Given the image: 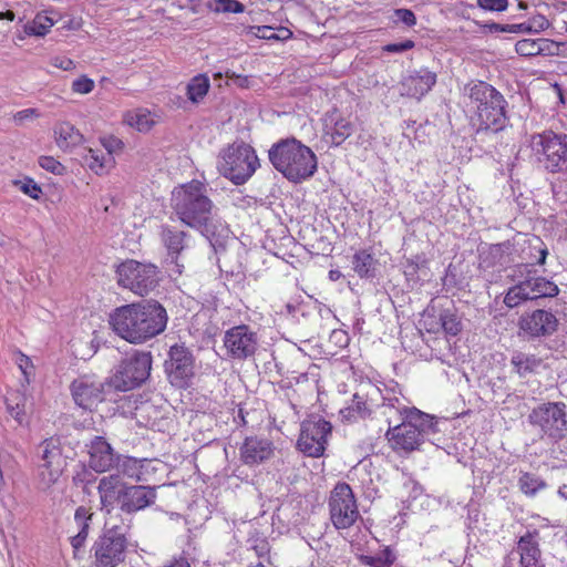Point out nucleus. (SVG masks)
I'll list each match as a JSON object with an SVG mask.
<instances>
[{"mask_svg": "<svg viewBox=\"0 0 567 567\" xmlns=\"http://www.w3.org/2000/svg\"><path fill=\"white\" fill-rule=\"evenodd\" d=\"M517 485L519 491L528 497H534L547 487V483L542 477L530 472H522Z\"/></svg>", "mask_w": 567, "mask_h": 567, "instance_id": "4c0bfd02", "label": "nucleus"}, {"mask_svg": "<svg viewBox=\"0 0 567 567\" xmlns=\"http://www.w3.org/2000/svg\"><path fill=\"white\" fill-rule=\"evenodd\" d=\"M351 265L360 279L372 281L379 275L380 262L371 247L357 250L352 256Z\"/></svg>", "mask_w": 567, "mask_h": 567, "instance_id": "cd10ccee", "label": "nucleus"}, {"mask_svg": "<svg viewBox=\"0 0 567 567\" xmlns=\"http://www.w3.org/2000/svg\"><path fill=\"white\" fill-rule=\"evenodd\" d=\"M55 141L60 148L66 150L82 143L83 135L70 122H61L54 128Z\"/></svg>", "mask_w": 567, "mask_h": 567, "instance_id": "72a5a7b5", "label": "nucleus"}, {"mask_svg": "<svg viewBox=\"0 0 567 567\" xmlns=\"http://www.w3.org/2000/svg\"><path fill=\"white\" fill-rule=\"evenodd\" d=\"M95 473L96 472H94L93 468L90 467V464L86 465L83 462H79L73 467L72 485L73 486L93 485L97 480V476Z\"/></svg>", "mask_w": 567, "mask_h": 567, "instance_id": "79ce46f5", "label": "nucleus"}, {"mask_svg": "<svg viewBox=\"0 0 567 567\" xmlns=\"http://www.w3.org/2000/svg\"><path fill=\"white\" fill-rule=\"evenodd\" d=\"M248 543H250V548L254 549L259 558L266 557L270 551L269 542L265 537L250 538Z\"/></svg>", "mask_w": 567, "mask_h": 567, "instance_id": "864d4df0", "label": "nucleus"}, {"mask_svg": "<svg viewBox=\"0 0 567 567\" xmlns=\"http://www.w3.org/2000/svg\"><path fill=\"white\" fill-rule=\"evenodd\" d=\"M537 47V39H523L516 42L515 51L520 56H536L538 55Z\"/></svg>", "mask_w": 567, "mask_h": 567, "instance_id": "09e8293b", "label": "nucleus"}, {"mask_svg": "<svg viewBox=\"0 0 567 567\" xmlns=\"http://www.w3.org/2000/svg\"><path fill=\"white\" fill-rule=\"evenodd\" d=\"M42 463L40 476L47 486L54 485L63 474L68 465V456L63 454V447L59 437H49L39 445Z\"/></svg>", "mask_w": 567, "mask_h": 567, "instance_id": "f3484780", "label": "nucleus"}, {"mask_svg": "<svg viewBox=\"0 0 567 567\" xmlns=\"http://www.w3.org/2000/svg\"><path fill=\"white\" fill-rule=\"evenodd\" d=\"M94 81L86 75H82L72 83V91L80 94H89L94 89Z\"/></svg>", "mask_w": 567, "mask_h": 567, "instance_id": "5fc2aeb1", "label": "nucleus"}, {"mask_svg": "<svg viewBox=\"0 0 567 567\" xmlns=\"http://www.w3.org/2000/svg\"><path fill=\"white\" fill-rule=\"evenodd\" d=\"M171 207L178 220L198 230L216 254L226 250L230 237L229 226L215 214L213 200L206 195L203 183L193 181L175 188Z\"/></svg>", "mask_w": 567, "mask_h": 567, "instance_id": "f257e3e1", "label": "nucleus"}, {"mask_svg": "<svg viewBox=\"0 0 567 567\" xmlns=\"http://www.w3.org/2000/svg\"><path fill=\"white\" fill-rule=\"evenodd\" d=\"M354 132V125L346 120L339 118L334 122L330 132H327L326 135L330 136V143L332 146H340L348 137H350Z\"/></svg>", "mask_w": 567, "mask_h": 567, "instance_id": "ea45409f", "label": "nucleus"}, {"mask_svg": "<svg viewBox=\"0 0 567 567\" xmlns=\"http://www.w3.org/2000/svg\"><path fill=\"white\" fill-rule=\"evenodd\" d=\"M157 498V486L128 484L122 512L134 514L152 506Z\"/></svg>", "mask_w": 567, "mask_h": 567, "instance_id": "b1692460", "label": "nucleus"}, {"mask_svg": "<svg viewBox=\"0 0 567 567\" xmlns=\"http://www.w3.org/2000/svg\"><path fill=\"white\" fill-rule=\"evenodd\" d=\"M442 281L443 286L449 288L457 285L455 267H453V265H449Z\"/></svg>", "mask_w": 567, "mask_h": 567, "instance_id": "69168bd1", "label": "nucleus"}, {"mask_svg": "<svg viewBox=\"0 0 567 567\" xmlns=\"http://www.w3.org/2000/svg\"><path fill=\"white\" fill-rule=\"evenodd\" d=\"M525 274L522 276L526 284L532 301H535L537 306H542V301L546 298H554L558 296V286L543 276H536V271L528 269V266H524Z\"/></svg>", "mask_w": 567, "mask_h": 567, "instance_id": "a878e982", "label": "nucleus"}, {"mask_svg": "<svg viewBox=\"0 0 567 567\" xmlns=\"http://www.w3.org/2000/svg\"><path fill=\"white\" fill-rule=\"evenodd\" d=\"M53 24L54 22L51 18L38 13L31 22L24 25V32L28 35L44 37Z\"/></svg>", "mask_w": 567, "mask_h": 567, "instance_id": "c03bdc74", "label": "nucleus"}, {"mask_svg": "<svg viewBox=\"0 0 567 567\" xmlns=\"http://www.w3.org/2000/svg\"><path fill=\"white\" fill-rule=\"evenodd\" d=\"M153 364V355L150 351L134 350L126 354L115 368V372L109 378L110 383L117 394L141 386L150 375Z\"/></svg>", "mask_w": 567, "mask_h": 567, "instance_id": "6e6552de", "label": "nucleus"}, {"mask_svg": "<svg viewBox=\"0 0 567 567\" xmlns=\"http://www.w3.org/2000/svg\"><path fill=\"white\" fill-rule=\"evenodd\" d=\"M106 158L111 161V152L106 155L101 151L89 150V154L84 157L86 165L96 174H103L106 168Z\"/></svg>", "mask_w": 567, "mask_h": 567, "instance_id": "49530a36", "label": "nucleus"}, {"mask_svg": "<svg viewBox=\"0 0 567 567\" xmlns=\"http://www.w3.org/2000/svg\"><path fill=\"white\" fill-rule=\"evenodd\" d=\"M518 336L527 340L548 338L558 331L559 320L551 308L545 306L525 311L517 322Z\"/></svg>", "mask_w": 567, "mask_h": 567, "instance_id": "dca6fc26", "label": "nucleus"}, {"mask_svg": "<svg viewBox=\"0 0 567 567\" xmlns=\"http://www.w3.org/2000/svg\"><path fill=\"white\" fill-rule=\"evenodd\" d=\"M528 249H529L528 258L532 261L528 264L518 265V271H519L520 276H523L525 274L524 266H528V269H530V267H533L535 265L543 266V265H545L546 258L548 256V249H547L546 245L537 236L528 241Z\"/></svg>", "mask_w": 567, "mask_h": 567, "instance_id": "c9c22d12", "label": "nucleus"}, {"mask_svg": "<svg viewBox=\"0 0 567 567\" xmlns=\"http://www.w3.org/2000/svg\"><path fill=\"white\" fill-rule=\"evenodd\" d=\"M566 409L567 405L564 402L542 403L528 414V422L538 427L543 436L558 442L567 435Z\"/></svg>", "mask_w": 567, "mask_h": 567, "instance_id": "9b49d317", "label": "nucleus"}, {"mask_svg": "<svg viewBox=\"0 0 567 567\" xmlns=\"http://www.w3.org/2000/svg\"><path fill=\"white\" fill-rule=\"evenodd\" d=\"M507 29L511 33H530L528 21L516 24H507Z\"/></svg>", "mask_w": 567, "mask_h": 567, "instance_id": "774afa93", "label": "nucleus"}, {"mask_svg": "<svg viewBox=\"0 0 567 567\" xmlns=\"http://www.w3.org/2000/svg\"><path fill=\"white\" fill-rule=\"evenodd\" d=\"M436 72L430 71L427 68L409 71L401 81L403 95L421 100L436 84Z\"/></svg>", "mask_w": 567, "mask_h": 567, "instance_id": "4be33fe9", "label": "nucleus"}, {"mask_svg": "<svg viewBox=\"0 0 567 567\" xmlns=\"http://www.w3.org/2000/svg\"><path fill=\"white\" fill-rule=\"evenodd\" d=\"M158 236L167 251V256L177 262L181 254L188 248L189 233L181 230L174 225L162 224L158 227Z\"/></svg>", "mask_w": 567, "mask_h": 567, "instance_id": "393cba45", "label": "nucleus"}, {"mask_svg": "<svg viewBox=\"0 0 567 567\" xmlns=\"http://www.w3.org/2000/svg\"><path fill=\"white\" fill-rule=\"evenodd\" d=\"M159 268L152 262L126 259L115 268L116 284L123 289L145 297L154 291L161 281Z\"/></svg>", "mask_w": 567, "mask_h": 567, "instance_id": "1a4fd4ad", "label": "nucleus"}, {"mask_svg": "<svg viewBox=\"0 0 567 567\" xmlns=\"http://www.w3.org/2000/svg\"><path fill=\"white\" fill-rule=\"evenodd\" d=\"M393 22H401L404 25L412 28L416 24V17L411 9L400 8L393 11Z\"/></svg>", "mask_w": 567, "mask_h": 567, "instance_id": "603ef678", "label": "nucleus"}, {"mask_svg": "<svg viewBox=\"0 0 567 567\" xmlns=\"http://www.w3.org/2000/svg\"><path fill=\"white\" fill-rule=\"evenodd\" d=\"M414 47L415 42L413 40L406 39L398 43H388L382 47V51L386 53H402L413 49Z\"/></svg>", "mask_w": 567, "mask_h": 567, "instance_id": "13d9d810", "label": "nucleus"}, {"mask_svg": "<svg viewBox=\"0 0 567 567\" xmlns=\"http://www.w3.org/2000/svg\"><path fill=\"white\" fill-rule=\"evenodd\" d=\"M542 364L543 360L533 353L515 350L511 355L512 371L520 379L537 373Z\"/></svg>", "mask_w": 567, "mask_h": 567, "instance_id": "c756f323", "label": "nucleus"}, {"mask_svg": "<svg viewBox=\"0 0 567 567\" xmlns=\"http://www.w3.org/2000/svg\"><path fill=\"white\" fill-rule=\"evenodd\" d=\"M514 244L511 240H505L498 244H489L482 247L480 251V266L488 269L499 266L505 268L512 261V252Z\"/></svg>", "mask_w": 567, "mask_h": 567, "instance_id": "bb28decb", "label": "nucleus"}, {"mask_svg": "<svg viewBox=\"0 0 567 567\" xmlns=\"http://www.w3.org/2000/svg\"><path fill=\"white\" fill-rule=\"evenodd\" d=\"M395 560L393 551L385 547L375 555H362L361 561L370 567H391Z\"/></svg>", "mask_w": 567, "mask_h": 567, "instance_id": "a18cd8bd", "label": "nucleus"}, {"mask_svg": "<svg viewBox=\"0 0 567 567\" xmlns=\"http://www.w3.org/2000/svg\"><path fill=\"white\" fill-rule=\"evenodd\" d=\"M379 402L380 405L375 406V409H383L384 411L382 413L384 415H388L386 410H389L390 413L393 412L396 415V420L400 421H402L412 410V408L403 405L400 399L396 396H384L381 393V396H379Z\"/></svg>", "mask_w": 567, "mask_h": 567, "instance_id": "a19ab883", "label": "nucleus"}, {"mask_svg": "<svg viewBox=\"0 0 567 567\" xmlns=\"http://www.w3.org/2000/svg\"><path fill=\"white\" fill-rule=\"evenodd\" d=\"M508 4V0H477V6L485 11L503 12Z\"/></svg>", "mask_w": 567, "mask_h": 567, "instance_id": "6e6d98bb", "label": "nucleus"}, {"mask_svg": "<svg viewBox=\"0 0 567 567\" xmlns=\"http://www.w3.org/2000/svg\"><path fill=\"white\" fill-rule=\"evenodd\" d=\"M464 94L470 99L474 110L476 133L491 131L497 133L505 128L508 122L507 101L492 84L485 81H471L464 86Z\"/></svg>", "mask_w": 567, "mask_h": 567, "instance_id": "7ed1b4c3", "label": "nucleus"}, {"mask_svg": "<svg viewBox=\"0 0 567 567\" xmlns=\"http://www.w3.org/2000/svg\"><path fill=\"white\" fill-rule=\"evenodd\" d=\"M239 35L251 37L265 40H279L291 37V31L285 28L280 29L281 34L275 32V29L269 25H236Z\"/></svg>", "mask_w": 567, "mask_h": 567, "instance_id": "473e14b6", "label": "nucleus"}, {"mask_svg": "<svg viewBox=\"0 0 567 567\" xmlns=\"http://www.w3.org/2000/svg\"><path fill=\"white\" fill-rule=\"evenodd\" d=\"M39 112L37 109H24L22 111H19L14 114L13 120L16 124L21 125L27 120H31L34 117H39Z\"/></svg>", "mask_w": 567, "mask_h": 567, "instance_id": "e2e57ef3", "label": "nucleus"}, {"mask_svg": "<svg viewBox=\"0 0 567 567\" xmlns=\"http://www.w3.org/2000/svg\"><path fill=\"white\" fill-rule=\"evenodd\" d=\"M527 300L532 301V296L529 295V290L523 279L518 281V284L508 288L503 302L507 308L513 309Z\"/></svg>", "mask_w": 567, "mask_h": 567, "instance_id": "58836bf2", "label": "nucleus"}, {"mask_svg": "<svg viewBox=\"0 0 567 567\" xmlns=\"http://www.w3.org/2000/svg\"><path fill=\"white\" fill-rule=\"evenodd\" d=\"M532 148L548 173L567 172V134L551 130L535 134Z\"/></svg>", "mask_w": 567, "mask_h": 567, "instance_id": "9d476101", "label": "nucleus"}, {"mask_svg": "<svg viewBox=\"0 0 567 567\" xmlns=\"http://www.w3.org/2000/svg\"><path fill=\"white\" fill-rule=\"evenodd\" d=\"M207 8L216 13H243L245 6L238 0H215L207 3Z\"/></svg>", "mask_w": 567, "mask_h": 567, "instance_id": "de8ad7c7", "label": "nucleus"}, {"mask_svg": "<svg viewBox=\"0 0 567 567\" xmlns=\"http://www.w3.org/2000/svg\"><path fill=\"white\" fill-rule=\"evenodd\" d=\"M328 505L330 519L337 529L351 527L359 517L354 493L346 482H338L336 484L330 492Z\"/></svg>", "mask_w": 567, "mask_h": 567, "instance_id": "4468645a", "label": "nucleus"}, {"mask_svg": "<svg viewBox=\"0 0 567 567\" xmlns=\"http://www.w3.org/2000/svg\"><path fill=\"white\" fill-rule=\"evenodd\" d=\"M74 519L78 523V525L83 524V523H90L92 519V513H90L86 507L79 506L75 509Z\"/></svg>", "mask_w": 567, "mask_h": 567, "instance_id": "0e129e2a", "label": "nucleus"}, {"mask_svg": "<svg viewBox=\"0 0 567 567\" xmlns=\"http://www.w3.org/2000/svg\"><path fill=\"white\" fill-rule=\"evenodd\" d=\"M25 402V395L18 391L10 393L6 398L7 411L18 422L19 425H24L28 423Z\"/></svg>", "mask_w": 567, "mask_h": 567, "instance_id": "e433bc0d", "label": "nucleus"}, {"mask_svg": "<svg viewBox=\"0 0 567 567\" xmlns=\"http://www.w3.org/2000/svg\"><path fill=\"white\" fill-rule=\"evenodd\" d=\"M259 166L255 148L243 140L234 141L219 153L218 171L236 186L247 183Z\"/></svg>", "mask_w": 567, "mask_h": 567, "instance_id": "0eeeda50", "label": "nucleus"}, {"mask_svg": "<svg viewBox=\"0 0 567 567\" xmlns=\"http://www.w3.org/2000/svg\"><path fill=\"white\" fill-rule=\"evenodd\" d=\"M128 483L118 474L103 476L99 481L97 493L100 495L101 508L111 513L116 506L122 511L127 494Z\"/></svg>", "mask_w": 567, "mask_h": 567, "instance_id": "aec40b11", "label": "nucleus"}, {"mask_svg": "<svg viewBox=\"0 0 567 567\" xmlns=\"http://www.w3.org/2000/svg\"><path fill=\"white\" fill-rule=\"evenodd\" d=\"M17 364L24 374V377L28 378V375L31 373L30 370L33 369L31 359L28 355L23 354L21 351H18Z\"/></svg>", "mask_w": 567, "mask_h": 567, "instance_id": "680f3d73", "label": "nucleus"}, {"mask_svg": "<svg viewBox=\"0 0 567 567\" xmlns=\"http://www.w3.org/2000/svg\"><path fill=\"white\" fill-rule=\"evenodd\" d=\"M131 524L113 519L105 522L102 533L91 547L94 558L90 567H117L124 563L130 545Z\"/></svg>", "mask_w": 567, "mask_h": 567, "instance_id": "423d86ee", "label": "nucleus"}, {"mask_svg": "<svg viewBox=\"0 0 567 567\" xmlns=\"http://www.w3.org/2000/svg\"><path fill=\"white\" fill-rule=\"evenodd\" d=\"M381 390L371 381L362 382L353 394L351 404L340 411L346 420L365 419L380 405Z\"/></svg>", "mask_w": 567, "mask_h": 567, "instance_id": "6ab92c4d", "label": "nucleus"}, {"mask_svg": "<svg viewBox=\"0 0 567 567\" xmlns=\"http://www.w3.org/2000/svg\"><path fill=\"white\" fill-rule=\"evenodd\" d=\"M550 25L548 19L543 14H536L528 20L530 33H539Z\"/></svg>", "mask_w": 567, "mask_h": 567, "instance_id": "bf43d9fd", "label": "nucleus"}, {"mask_svg": "<svg viewBox=\"0 0 567 567\" xmlns=\"http://www.w3.org/2000/svg\"><path fill=\"white\" fill-rule=\"evenodd\" d=\"M38 162L43 169L54 175H64L66 172V167L52 156H40Z\"/></svg>", "mask_w": 567, "mask_h": 567, "instance_id": "8fccbe9b", "label": "nucleus"}, {"mask_svg": "<svg viewBox=\"0 0 567 567\" xmlns=\"http://www.w3.org/2000/svg\"><path fill=\"white\" fill-rule=\"evenodd\" d=\"M439 320L443 331L449 336L455 337L463 330L462 319L454 306L441 309Z\"/></svg>", "mask_w": 567, "mask_h": 567, "instance_id": "f704fd0d", "label": "nucleus"}, {"mask_svg": "<svg viewBox=\"0 0 567 567\" xmlns=\"http://www.w3.org/2000/svg\"><path fill=\"white\" fill-rule=\"evenodd\" d=\"M85 447L90 456V467L96 473L113 470L120 460V454L114 451L104 436L95 435L90 443L85 444Z\"/></svg>", "mask_w": 567, "mask_h": 567, "instance_id": "412c9836", "label": "nucleus"}, {"mask_svg": "<svg viewBox=\"0 0 567 567\" xmlns=\"http://www.w3.org/2000/svg\"><path fill=\"white\" fill-rule=\"evenodd\" d=\"M224 346L227 354L235 360H246L252 357L258 348V337L246 324L228 329L224 336Z\"/></svg>", "mask_w": 567, "mask_h": 567, "instance_id": "a211bd4d", "label": "nucleus"}, {"mask_svg": "<svg viewBox=\"0 0 567 567\" xmlns=\"http://www.w3.org/2000/svg\"><path fill=\"white\" fill-rule=\"evenodd\" d=\"M209 90V80L205 75H196L187 84V97L193 103H198Z\"/></svg>", "mask_w": 567, "mask_h": 567, "instance_id": "37998d69", "label": "nucleus"}, {"mask_svg": "<svg viewBox=\"0 0 567 567\" xmlns=\"http://www.w3.org/2000/svg\"><path fill=\"white\" fill-rule=\"evenodd\" d=\"M130 124L135 126L140 132H147L152 127L153 121H151L146 114H135Z\"/></svg>", "mask_w": 567, "mask_h": 567, "instance_id": "052dcab7", "label": "nucleus"}, {"mask_svg": "<svg viewBox=\"0 0 567 567\" xmlns=\"http://www.w3.org/2000/svg\"><path fill=\"white\" fill-rule=\"evenodd\" d=\"M16 185H20V190L33 199H39L42 189L32 178L25 177L23 181H16Z\"/></svg>", "mask_w": 567, "mask_h": 567, "instance_id": "3c124183", "label": "nucleus"}, {"mask_svg": "<svg viewBox=\"0 0 567 567\" xmlns=\"http://www.w3.org/2000/svg\"><path fill=\"white\" fill-rule=\"evenodd\" d=\"M392 415L389 414V429L384 436L391 449L399 454L420 450L425 441H432L431 436L440 432L435 416L415 406H412L410 413L399 424L392 426Z\"/></svg>", "mask_w": 567, "mask_h": 567, "instance_id": "39448f33", "label": "nucleus"}, {"mask_svg": "<svg viewBox=\"0 0 567 567\" xmlns=\"http://www.w3.org/2000/svg\"><path fill=\"white\" fill-rule=\"evenodd\" d=\"M151 463L152 462L147 460H137L132 456H124L120 454V460L114 468L122 472L124 475L134 478L136 482H146L145 471H147Z\"/></svg>", "mask_w": 567, "mask_h": 567, "instance_id": "2f4dec72", "label": "nucleus"}, {"mask_svg": "<svg viewBox=\"0 0 567 567\" xmlns=\"http://www.w3.org/2000/svg\"><path fill=\"white\" fill-rule=\"evenodd\" d=\"M332 424L319 415H311L300 425L297 449L309 457H320L326 451Z\"/></svg>", "mask_w": 567, "mask_h": 567, "instance_id": "ddd939ff", "label": "nucleus"}, {"mask_svg": "<svg viewBox=\"0 0 567 567\" xmlns=\"http://www.w3.org/2000/svg\"><path fill=\"white\" fill-rule=\"evenodd\" d=\"M534 534L526 533L518 540L517 550L522 567H545L540 561V549Z\"/></svg>", "mask_w": 567, "mask_h": 567, "instance_id": "c85d7f7f", "label": "nucleus"}, {"mask_svg": "<svg viewBox=\"0 0 567 567\" xmlns=\"http://www.w3.org/2000/svg\"><path fill=\"white\" fill-rule=\"evenodd\" d=\"M168 323L166 308L156 299H142L114 308L109 315L112 331L132 344H143L162 334Z\"/></svg>", "mask_w": 567, "mask_h": 567, "instance_id": "f03ea898", "label": "nucleus"}, {"mask_svg": "<svg viewBox=\"0 0 567 567\" xmlns=\"http://www.w3.org/2000/svg\"><path fill=\"white\" fill-rule=\"evenodd\" d=\"M70 390L75 404L85 410H91L100 402H115L117 398L109 379L97 382L87 375H82L73 380Z\"/></svg>", "mask_w": 567, "mask_h": 567, "instance_id": "2eb2a0df", "label": "nucleus"}, {"mask_svg": "<svg viewBox=\"0 0 567 567\" xmlns=\"http://www.w3.org/2000/svg\"><path fill=\"white\" fill-rule=\"evenodd\" d=\"M482 28L485 33L508 32L507 24H501L496 22L485 23Z\"/></svg>", "mask_w": 567, "mask_h": 567, "instance_id": "338daca9", "label": "nucleus"}, {"mask_svg": "<svg viewBox=\"0 0 567 567\" xmlns=\"http://www.w3.org/2000/svg\"><path fill=\"white\" fill-rule=\"evenodd\" d=\"M537 41H538V47H537L538 55H555V54H557L558 48H559L557 42L549 40V39H544V38H539V39H537Z\"/></svg>", "mask_w": 567, "mask_h": 567, "instance_id": "4d7b16f0", "label": "nucleus"}, {"mask_svg": "<svg viewBox=\"0 0 567 567\" xmlns=\"http://www.w3.org/2000/svg\"><path fill=\"white\" fill-rule=\"evenodd\" d=\"M164 372L172 386L188 389L195 377V357L192 350L184 343L171 346L164 361Z\"/></svg>", "mask_w": 567, "mask_h": 567, "instance_id": "f8f14e48", "label": "nucleus"}, {"mask_svg": "<svg viewBox=\"0 0 567 567\" xmlns=\"http://www.w3.org/2000/svg\"><path fill=\"white\" fill-rule=\"evenodd\" d=\"M268 158L276 171L295 184L309 179L318 168L313 151L293 136L274 143Z\"/></svg>", "mask_w": 567, "mask_h": 567, "instance_id": "20e7f679", "label": "nucleus"}, {"mask_svg": "<svg viewBox=\"0 0 567 567\" xmlns=\"http://www.w3.org/2000/svg\"><path fill=\"white\" fill-rule=\"evenodd\" d=\"M403 269L408 282L420 284L429 277V260L424 254H416L406 258Z\"/></svg>", "mask_w": 567, "mask_h": 567, "instance_id": "7c9ffc66", "label": "nucleus"}, {"mask_svg": "<svg viewBox=\"0 0 567 567\" xmlns=\"http://www.w3.org/2000/svg\"><path fill=\"white\" fill-rule=\"evenodd\" d=\"M240 460L245 465L254 466L269 460L274 454V444L261 436H248L239 447Z\"/></svg>", "mask_w": 567, "mask_h": 567, "instance_id": "5701e85b", "label": "nucleus"}]
</instances>
